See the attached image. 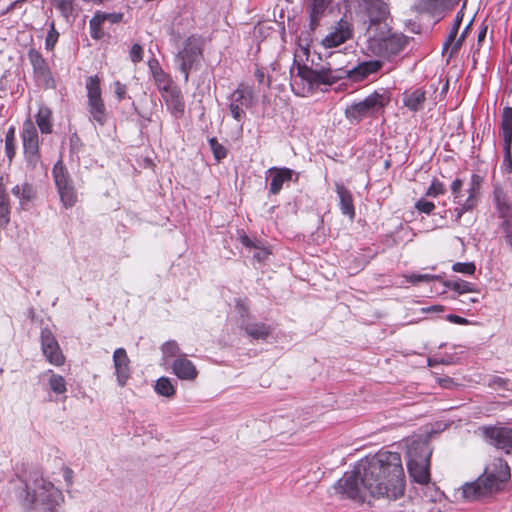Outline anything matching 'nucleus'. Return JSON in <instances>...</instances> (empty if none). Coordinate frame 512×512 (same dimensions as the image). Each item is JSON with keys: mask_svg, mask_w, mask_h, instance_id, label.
Here are the masks:
<instances>
[{"mask_svg": "<svg viewBox=\"0 0 512 512\" xmlns=\"http://www.w3.org/2000/svg\"><path fill=\"white\" fill-rule=\"evenodd\" d=\"M342 498L365 501L369 494L396 500L404 494V470L397 452L379 451L360 460L334 486Z\"/></svg>", "mask_w": 512, "mask_h": 512, "instance_id": "obj_1", "label": "nucleus"}, {"mask_svg": "<svg viewBox=\"0 0 512 512\" xmlns=\"http://www.w3.org/2000/svg\"><path fill=\"white\" fill-rule=\"evenodd\" d=\"M20 479L23 487L18 492V499L26 511L56 512L64 501L62 492L39 471L32 470Z\"/></svg>", "mask_w": 512, "mask_h": 512, "instance_id": "obj_2", "label": "nucleus"}, {"mask_svg": "<svg viewBox=\"0 0 512 512\" xmlns=\"http://www.w3.org/2000/svg\"><path fill=\"white\" fill-rule=\"evenodd\" d=\"M510 476L507 462L502 458H495L482 475L475 481L463 484L457 493L463 500L476 501L501 490Z\"/></svg>", "mask_w": 512, "mask_h": 512, "instance_id": "obj_3", "label": "nucleus"}, {"mask_svg": "<svg viewBox=\"0 0 512 512\" xmlns=\"http://www.w3.org/2000/svg\"><path fill=\"white\" fill-rule=\"evenodd\" d=\"M382 64L380 61L372 60L359 63L351 70L332 69L330 67L321 69H312L305 65H298V76L306 81L310 87H318L321 84L332 85L337 81L350 77L354 81H362L372 73H376Z\"/></svg>", "mask_w": 512, "mask_h": 512, "instance_id": "obj_4", "label": "nucleus"}, {"mask_svg": "<svg viewBox=\"0 0 512 512\" xmlns=\"http://www.w3.org/2000/svg\"><path fill=\"white\" fill-rule=\"evenodd\" d=\"M407 468L410 477L420 485L430 481V457L432 450L426 442L413 443L408 449Z\"/></svg>", "mask_w": 512, "mask_h": 512, "instance_id": "obj_5", "label": "nucleus"}, {"mask_svg": "<svg viewBox=\"0 0 512 512\" xmlns=\"http://www.w3.org/2000/svg\"><path fill=\"white\" fill-rule=\"evenodd\" d=\"M389 102L390 96L387 91H375L365 99L347 106L345 115L350 121L358 123L365 117H372L382 112Z\"/></svg>", "mask_w": 512, "mask_h": 512, "instance_id": "obj_6", "label": "nucleus"}, {"mask_svg": "<svg viewBox=\"0 0 512 512\" xmlns=\"http://www.w3.org/2000/svg\"><path fill=\"white\" fill-rule=\"evenodd\" d=\"M85 88L89 120L104 126L109 119V112L102 97L100 78L97 75L87 77Z\"/></svg>", "mask_w": 512, "mask_h": 512, "instance_id": "obj_7", "label": "nucleus"}, {"mask_svg": "<svg viewBox=\"0 0 512 512\" xmlns=\"http://www.w3.org/2000/svg\"><path fill=\"white\" fill-rule=\"evenodd\" d=\"M203 57V43L202 40L192 35L188 37L184 46L175 56V63L178 69L184 75V81L187 83L189 74L192 69L197 68Z\"/></svg>", "mask_w": 512, "mask_h": 512, "instance_id": "obj_8", "label": "nucleus"}, {"mask_svg": "<svg viewBox=\"0 0 512 512\" xmlns=\"http://www.w3.org/2000/svg\"><path fill=\"white\" fill-rule=\"evenodd\" d=\"M228 109L236 121L240 122L246 117L245 110L256 104V96L253 87L240 83L237 88L228 96Z\"/></svg>", "mask_w": 512, "mask_h": 512, "instance_id": "obj_9", "label": "nucleus"}, {"mask_svg": "<svg viewBox=\"0 0 512 512\" xmlns=\"http://www.w3.org/2000/svg\"><path fill=\"white\" fill-rule=\"evenodd\" d=\"M52 175L61 203L67 209L73 207L77 202V192L70 174L61 160L54 165Z\"/></svg>", "mask_w": 512, "mask_h": 512, "instance_id": "obj_10", "label": "nucleus"}, {"mask_svg": "<svg viewBox=\"0 0 512 512\" xmlns=\"http://www.w3.org/2000/svg\"><path fill=\"white\" fill-rule=\"evenodd\" d=\"M420 490H416L414 495L404 500L400 512H435L437 510L436 499L440 496L439 492L430 487H421Z\"/></svg>", "mask_w": 512, "mask_h": 512, "instance_id": "obj_11", "label": "nucleus"}, {"mask_svg": "<svg viewBox=\"0 0 512 512\" xmlns=\"http://www.w3.org/2000/svg\"><path fill=\"white\" fill-rule=\"evenodd\" d=\"M407 43L408 38L403 34L389 33L379 37L375 36L372 45L379 56L390 58L403 51Z\"/></svg>", "mask_w": 512, "mask_h": 512, "instance_id": "obj_12", "label": "nucleus"}, {"mask_svg": "<svg viewBox=\"0 0 512 512\" xmlns=\"http://www.w3.org/2000/svg\"><path fill=\"white\" fill-rule=\"evenodd\" d=\"M25 159L29 166L35 168L40 160L38 132L32 121L23 124L21 133Z\"/></svg>", "mask_w": 512, "mask_h": 512, "instance_id": "obj_13", "label": "nucleus"}, {"mask_svg": "<svg viewBox=\"0 0 512 512\" xmlns=\"http://www.w3.org/2000/svg\"><path fill=\"white\" fill-rule=\"evenodd\" d=\"M358 12L363 15L368 22V28L381 24L386 21L389 15V9L382 0H356Z\"/></svg>", "mask_w": 512, "mask_h": 512, "instance_id": "obj_14", "label": "nucleus"}, {"mask_svg": "<svg viewBox=\"0 0 512 512\" xmlns=\"http://www.w3.org/2000/svg\"><path fill=\"white\" fill-rule=\"evenodd\" d=\"M28 59L33 67V74L36 81L45 88L53 87L54 79L50 67L42 54L36 49L31 48L28 51Z\"/></svg>", "mask_w": 512, "mask_h": 512, "instance_id": "obj_15", "label": "nucleus"}, {"mask_svg": "<svg viewBox=\"0 0 512 512\" xmlns=\"http://www.w3.org/2000/svg\"><path fill=\"white\" fill-rule=\"evenodd\" d=\"M482 434L484 439L498 449L509 453L512 450V428L490 426L483 427Z\"/></svg>", "mask_w": 512, "mask_h": 512, "instance_id": "obj_16", "label": "nucleus"}, {"mask_svg": "<svg viewBox=\"0 0 512 512\" xmlns=\"http://www.w3.org/2000/svg\"><path fill=\"white\" fill-rule=\"evenodd\" d=\"M41 349L47 361L55 366H61L65 357L60 349L58 341L50 329L44 328L41 331Z\"/></svg>", "mask_w": 512, "mask_h": 512, "instance_id": "obj_17", "label": "nucleus"}, {"mask_svg": "<svg viewBox=\"0 0 512 512\" xmlns=\"http://www.w3.org/2000/svg\"><path fill=\"white\" fill-rule=\"evenodd\" d=\"M161 96L171 115L176 119L182 118L185 113V101L180 88L178 86L170 88Z\"/></svg>", "mask_w": 512, "mask_h": 512, "instance_id": "obj_18", "label": "nucleus"}, {"mask_svg": "<svg viewBox=\"0 0 512 512\" xmlns=\"http://www.w3.org/2000/svg\"><path fill=\"white\" fill-rule=\"evenodd\" d=\"M352 35H353V33H352L351 25L347 21L341 19L338 22L335 30L333 32L329 33L322 40V44L326 48H334V47H337V46L343 44L350 38H352Z\"/></svg>", "mask_w": 512, "mask_h": 512, "instance_id": "obj_19", "label": "nucleus"}, {"mask_svg": "<svg viewBox=\"0 0 512 512\" xmlns=\"http://www.w3.org/2000/svg\"><path fill=\"white\" fill-rule=\"evenodd\" d=\"M500 134L503 139L504 159L511 165L512 107H505L502 111Z\"/></svg>", "mask_w": 512, "mask_h": 512, "instance_id": "obj_20", "label": "nucleus"}, {"mask_svg": "<svg viewBox=\"0 0 512 512\" xmlns=\"http://www.w3.org/2000/svg\"><path fill=\"white\" fill-rule=\"evenodd\" d=\"M113 363L118 384L123 387L130 377V360L124 348H118L113 353Z\"/></svg>", "mask_w": 512, "mask_h": 512, "instance_id": "obj_21", "label": "nucleus"}, {"mask_svg": "<svg viewBox=\"0 0 512 512\" xmlns=\"http://www.w3.org/2000/svg\"><path fill=\"white\" fill-rule=\"evenodd\" d=\"M173 373L180 379L185 381H194L198 376L196 366L192 361L187 359L186 355H179L171 365Z\"/></svg>", "mask_w": 512, "mask_h": 512, "instance_id": "obj_22", "label": "nucleus"}, {"mask_svg": "<svg viewBox=\"0 0 512 512\" xmlns=\"http://www.w3.org/2000/svg\"><path fill=\"white\" fill-rule=\"evenodd\" d=\"M266 173V179H270L271 181L269 192L273 195H276L281 191L285 182L291 181L294 172L293 170L285 167H272Z\"/></svg>", "mask_w": 512, "mask_h": 512, "instance_id": "obj_23", "label": "nucleus"}, {"mask_svg": "<svg viewBox=\"0 0 512 512\" xmlns=\"http://www.w3.org/2000/svg\"><path fill=\"white\" fill-rule=\"evenodd\" d=\"M240 327L249 337L256 340H265L271 333V327L269 325L249 319L242 320Z\"/></svg>", "mask_w": 512, "mask_h": 512, "instance_id": "obj_24", "label": "nucleus"}, {"mask_svg": "<svg viewBox=\"0 0 512 512\" xmlns=\"http://www.w3.org/2000/svg\"><path fill=\"white\" fill-rule=\"evenodd\" d=\"M330 0H307V8L310 14V27L316 29L319 21L325 15Z\"/></svg>", "mask_w": 512, "mask_h": 512, "instance_id": "obj_25", "label": "nucleus"}, {"mask_svg": "<svg viewBox=\"0 0 512 512\" xmlns=\"http://www.w3.org/2000/svg\"><path fill=\"white\" fill-rule=\"evenodd\" d=\"M336 192L339 197L341 212L350 219H353L355 217V208L351 192L343 184L339 183L336 184Z\"/></svg>", "mask_w": 512, "mask_h": 512, "instance_id": "obj_26", "label": "nucleus"}, {"mask_svg": "<svg viewBox=\"0 0 512 512\" xmlns=\"http://www.w3.org/2000/svg\"><path fill=\"white\" fill-rule=\"evenodd\" d=\"M426 101V93L421 89H416L412 92H406L403 94V104L409 110L417 112L421 110Z\"/></svg>", "mask_w": 512, "mask_h": 512, "instance_id": "obj_27", "label": "nucleus"}, {"mask_svg": "<svg viewBox=\"0 0 512 512\" xmlns=\"http://www.w3.org/2000/svg\"><path fill=\"white\" fill-rule=\"evenodd\" d=\"M12 194L20 200V204L24 205L36 197V190L29 182H24L14 186L11 190Z\"/></svg>", "mask_w": 512, "mask_h": 512, "instance_id": "obj_28", "label": "nucleus"}, {"mask_svg": "<svg viewBox=\"0 0 512 512\" xmlns=\"http://www.w3.org/2000/svg\"><path fill=\"white\" fill-rule=\"evenodd\" d=\"M35 118L36 123L43 134H49L52 132V112L48 107H40Z\"/></svg>", "mask_w": 512, "mask_h": 512, "instance_id": "obj_29", "label": "nucleus"}, {"mask_svg": "<svg viewBox=\"0 0 512 512\" xmlns=\"http://www.w3.org/2000/svg\"><path fill=\"white\" fill-rule=\"evenodd\" d=\"M153 79L161 94L168 91L170 88L177 86L170 75L167 74L163 69H157L154 72Z\"/></svg>", "mask_w": 512, "mask_h": 512, "instance_id": "obj_30", "label": "nucleus"}, {"mask_svg": "<svg viewBox=\"0 0 512 512\" xmlns=\"http://www.w3.org/2000/svg\"><path fill=\"white\" fill-rule=\"evenodd\" d=\"M155 391L164 397L171 398L175 395V388L167 377H161L156 381Z\"/></svg>", "mask_w": 512, "mask_h": 512, "instance_id": "obj_31", "label": "nucleus"}, {"mask_svg": "<svg viewBox=\"0 0 512 512\" xmlns=\"http://www.w3.org/2000/svg\"><path fill=\"white\" fill-rule=\"evenodd\" d=\"M5 153L11 162L16 154V135L15 127L11 126L5 135Z\"/></svg>", "mask_w": 512, "mask_h": 512, "instance_id": "obj_32", "label": "nucleus"}, {"mask_svg": "<svg viewBox=\"0 0 512 512\" xmlns=\"http://www.w3.org/2000/svg\"><path fill=\"white\" fill-rule=\"evenodd\" d=\"M50 374L49 387L56 394H63L66 392V382L63 376L55 374L52 370H48Z\"/></svg>", "mask_w": 512, "mask_h": 512, "instance_id": "obj_33", "label": "nucleus"}, {"mask_svg": "<svg viewBox=\"0 0 512 512\" xmlns=\"http://www.w3.org/2000/svg\"><path fill=\"white\" fill-rule=\"evenodd\" d=\"M482 183V177L473 174L470 179V187L468 189V197L465 200H472V203L476 206L477 204V195L479 194V190Z\"/></svg>", "mask_w": 512, "mask_h": 512, "instance_id": "obj_34", "label": "nucleus"}, {"mask_svg": "<svg viewBox=\"0 0 512 512\" xmlns=\"http://www.w3.org/2000/svg\"><path fill=\"white\" fill-rule=\"evenodd\" d=\"M446 286L458 292L459 294L470 293L475 291V286L472 283L461 279L455 281H448L446 283Z\"/></svg>", "mask_w": 512, "mask_h": 512, "instance_id": "obj_35", "label": "nucleus"}, {"mask_svg": "<svg viewBox=\"0 0 512 512\" xmlns=\"http://www.w3.org/2000/svg\"><path fill=\"white\" fill-rule=\"evenodd\" d=\"M161 351L163 353V360L167 362L168 358L171 357H178L180 354V348L176 341L170 340L165 342L162 347Z\"/></svg>", "mask_w": 512, "mask_h": 512, "instance_id": "obj_36", "label": "nucleus"}, {"mask_svg": "<svg viewBox=\"0 0 512 512\" xmlns=\"http://www.w3.org/2000/svg\"><path fill=\"white\" fill-rule=\"evenodd\" d=\"M99 15L94 14L92 19L90 20L89 26H90V35L93 39H101L104 35V32L101 28V25L103 22L99 19Z\"/></svg>", "mask_w": 512, "mask_h": 512, "instance_id": "obj_37", "label": "nucleus"}, {"mask_svg": "<svg viewBox=\"0 0 512 512\" xmlns=\"http://www.w3.org/2000/svg\"><path fill=\"white\" fill-rule=\"evenodd\" d=\"M209 145L217 161H221L226 157V148L222 144H220L216 138L209 139Z\"/></svg>", "mask_w": 512, "mask_h": 512, "instance_id": "obj_38", "label": "nucleus"}, {"mask_svg": "<svg viewBox=\"0 0 512 512\" xmlns=\"http://www.w3.org/2000/svg\"><path fill=\"white\" fill-rule=\"evenodd\" d=\"M445 192L446 188L444 184L435 178L427 189L425 195L427 197H437L439 195H443Z\"/></svg>", "mask_w": 512, "mask_h": 512, "instance_id": "obj_39", "label": "nucleus"}, {"mask_svg": "<svg viewBox=\"0 0 512 512\" xmlns=\"http://www.w3.org/2000/svg\"><path fill=\"white\" fill-rule=\"evenodd\" d=\"M52 2L64 17H69L73 11V0H52Z\"/></svg>", "mask_w": 512, "mask_h": 512, "instance_id": "obj_40", "label": "nucleus"}, {"mask_svg": "<svg viewBox=\"0 0 512 512\" xmlns=\"http://www.w3.org/2000/svg\"><path fill=\"white\" fill-rule=\"evenodd\" d=\"M59 37V33L55 28L54 23L52 22L50 24V29L48 31V34L45 39V47L48 51H52L55 47V44L57 43Z\"/></svg>", "mask_w": 512, "mask_h": 512, "instance_id": "obj_41", "label": "nucleus"}, {"mask_svg": "<svg viewBox=\"0 0 512 512\" xmlns=\"http://www.w3.org/2000/svg\"><path fill=\"white\" fill-rule=\"evenodd\" d=\"M458 207H456L454 209V214H455V221L456 222H459L462 215L467 212V211H470L472 210L475 205L472 203V200H464V202H461V204H457Z\"/></svg>", "mask_w": 512, "mask_h": 512, "instance_id": "obj_42", "label": "nucleus"}, {"mask_svg": "<svg viewBox=\"0 0 512 512\" xmlns=\"http://www.w3.org/2000/svg\"><path fill=\"white\" fill-rule=\"evenodd\" d=\"M485 383L492 389H503L507 385V380L496 375H491L485 379Z\"/></svg>", "mask_w": 512, "mask_h": 512, "instance_id": "obj_43", "label": "nucleus"}, {"mask_svg": "<svg viewBox=\"0 0 512 512\" xmlns=\"http://www.w3.org/2000/svg\"><path fill=\"white\" fill-rule=\"evenodd\" d=\"M497 210L498 215L501 219H503L502 222H511V207L506 202H501L500 200L497 201Z\"/></svg>", "mask_w": 512, "mask_h": 512, "instance_id": "obj_44", "label": "nucleus"}, {"mask_svg": "<svg viewBox=\"0 0 512 512\" xmlns=\"http://www.w3.org/2000/svg\"><path fill=\"white\" fill-rule=\"evenodd\" d=\"M470 23L464 28V30L462 31V33L460 34V36L458 37V39H456V42H454L453 46H452V49L449 51V54H448V58H452L458 51L459 49L461 48L462 44H463V41L465 40L466 38V35L468 33V30L470 28Z\"/></svg>", "mask_w": 512, "mask_h": 512, "instance_id": "obj_45", "label": "nucleus"}, {"mask_svg": "<svg viewBox=\"0 0 512 512\" xmlns=\"http://www.w3.org/2000/svg\"><path fill=\"white\" fill-rule=\"evenodd\" d=\"M462 186H463V182L460 179H455L452 182L451 191L454 196V202L456 204H461V202H464V200L462 199L463 195L461 193Z\"/></svg>", "mask_w": 512, "mask_h": 512, "instance_id": "obj_46", "label": "nucleus"}, {"mask_svg": "<svg viewBox=\"0 0 512 512\" xmlns=\"http://www.w3.org/2000/svg\"><path fill=\"white\" fill-rule=\"evenodd\" d=\"M95 14L100 16L99 19L103 23L108 21L112 24L120 22L123 17V15L121 13H108V12L97 11Z\"/></svg>", "mask_w": 512, "mask_h": 512, "instance_id": "obj_47", "label": "nucleus"}, {"mask_svg": "<svg viewBox=\"0 0 512 512\" xmlns=\"http://www.w3.org/2000/svg\"><path fill=\"white\" fill-rule=\"evenodd\" d=\"M475 265L474 263L472 262H468V263H455L453 265V270L455 272H459V273H464V274H468V275H471L475 272Z\"/></svg>", "mask_w": 512, "mask_h": 512, "instance_id": "obj_48", "label": "nucleus"}, {"mask_svg": "<svg viewBox=\"0 0 512 512\" xmlns=\"http://www.w3.org/2000/svg\"><path fill=\"white\" fill-rule=\"evenodd\" d=\"M415 208L421 213L430 214L435 209V205L433 202L420 199L415 203Z\"/></svg>", "mask_w": 512, "mask_h": 512, "instance_id": "obj_49", "label": "nucleus"}, {"mask_svg": "<svg viewBox=\"0 0 512 512\" xmlns=\"http://www.w3.org/2000/svg\"><path fill=\"white\" fill-rule=\"evenodd\" d=\"M407 279L410 283L417 284L419 282H430L435 279V276L429 274H411Z\"/></svg>", "mask_w": 512, "mask_h": 512, "instance_id": "obj_50", "label": "nucleus"}, {"mask_svg": "<svg viewBox=\"0 0 512 512\" xmlns=\"http://www.w3.org/2000/svg\"><path fill=\"white\" fill-rule=\"evenodd\" d=\"M130 58L132 62L138 63L143 58V48L139 44H134L130 50Z\"/></svg>", "mask_w": 512, "mask_h": 512, "instance_id": "obj_51", "label": "nucleus"}, {"mask_svg": "<svg viewBox=\"0 0 512 512\" xmlns=\"http://www.w3.org/2000/svg\"><path fill=\"white\" fill-rule=\"evenodd\" d=\"M500 227L503 230L506 243L512 246V222H502Z\"/></svg>", "mask_w": 512, "mask_h": 512, "instance_id": "obj_52", "label": "nucleus"}, {"mask_svg": "<svg viewBox=\"0 0 512 512\" xmlns=\"http://www.w3.org/2000/svg\"><path fill=\"white\" fill-rule=\"evenodd\" d=\"M10 221V206L0 205V228L6 227Z\"/></svg>", "mask_w": 512, "mask_h": 512, "instance_id": "obj_53", "label": "nucleus"}, {"mask_svg": "<svg viewBox=\"0 0 512 512\" xmlns=\"http://www.w3.org/2000/svg\"><path fill=\"white\" fill-rule=\"evenodd\" d=\"M114 92L119 101L123 100L125 98V95L127 93V87L125 84H122L119 81H116L114 83Z\"/></svg>", "mask_w": 512, "mask_h": 512, "instance_id": "obj_54", "label": "nucleus"}, {"mask_svg": "<svg viewBox=\"0 0 512 512\" xmlns=\"http://www.w3.org/2000/svg\"><path fill=\"white\" fill-rule=\"evenodd\" d=\"M447 0H419L420 4L427 9H433L443 5Z\"/></svg>", "mask_w": 512, "mask_h": 512, "instance_id": "obj_55", "label": "nucleus"}, {"mask_svg": "<svg viewBox=\"0 0 512 512\" xmlns=\"http://www.w3.org/2000/svg\"><path fill=\"white\" fill-rule=\"evenodd\" d=\"M456 36L457 34H453V32L450 31L447 39L445 40L444 44H443V54L447 53L448 50L452 49V46L454 44V42H456Z\"/></svg>", "mask_w": 512, "mask_h": 512, "instance_id": "obj_56", "label": "nucleus"}, {"mask_svg": "<svg viewBox=\"0 0 512 512\" xmlns=\"http://www.w3.org/2000/svg\"><path fill=\"white\" fill-rule=\"evenodd\" d=\"M456 36L457 34H453V32L450 31L447 39L445 40L444 44H443V54L447 53L448 50L452 49V46L454 44V42H456Z\"/></svg>", "mask_w": 512, "mask_h": 512, "instance_id": "obj_57", "label": "nucleus"}, {"mask_svg": "<svg viewBox=\"0 0 512 512\" xmlns=\"http://www.w3.org/2000/svg\"><path fill=\"white\" fill-rule=\"evenodd\" d=\"M63 477H64L67 487H71L73 485V477H74L73 470L69 467H64L63 468Z\"/></svg>", "mask_w": 512, "mask_h": 512, "instance_id": "obj_58", "label": "nucleus"}, {"mask_svg": "<svg viewBox=\"0 0 512 512\" xmlns=\"http://www.w3.org/2000/svg\"><path fill=\"white\" fill-rule=\"evenodd\" d=\"M447 319L452 322V323H455V324H467L468 323V320L463 318V317H460L458 315H454V314H450L447 316Z\"/></svg>", "mask_w": 512, "mask_h": 512, "instance_id": "obj_59", "label": "nucleus"}, {"mask_svg": "<svg viewBox=\"0 0 512 512\" xmlns=\"http://www.w3.org/2000/svg\"><path fill=\"white\" fill-rule=\"evenodd\" d=\"M438 382H439L440 386L443 388H451L454 385L453 380L449 377L439 378Z\"/></svg>", "mask_w": 512, "mask_h": 512, "instance_id": "obj_60", "label": "nucleus"}, {"mask_svg": "<svg viewBox=\"0 0 512 512\" xmlns=\"http://www.w3.org/2000/svg\"><path fill=\"white\" fill-rule=\"evenodd\" d=\"M461 22H462V16H460L459 14L456 16L455 20H454V23H453V26L451 28V32H453V34H458V31H459V28H460V25H461Z\"/></svg>", "mask_w": 512, "mask_h": 512, "instance_id": "obj_61", "label": "nucleus"}, {"mask_svg": "<svg viewBox=\"0 0 512 512\" xmlns=\"http://www.w3.org/2000/svg\"><path fill=\"white\" fill-rule=\"evenodd\" d=\"M240 242L246 247L256 248V245H254L253 241L247 235H242L240 237Z\"/></svg>", "mask_w": 512, "mask_h": 512, "instance_id": "obj_62", "label": "nucleus"}, {"mask_svg": "<svg viewBox=\"0 0 512 512\" xmlns=\"http://www.w3.org/2000/svg\"><path fill=\"white\" fill-rule=\"evenodd\" d=\"M255 77L257 79V81L262 84L265 82V73L262 69H259L257 68L256 71H255Z\"/></svg>", "mask_w": 512, "mask_h": 512, "instance_id": "obj_63", "label": "nucleus"}, {"mask_svg": "<svg viewBox=\"0 0 512 512\" xmlns=\"http://www.w3.org/2000/svg\"><path fill=\"white\" fill-rule=\"evenodd\" d=\"M149 65V68L152 72V75H154V72L157 70V69H162L160 66H159V63L156 59H152L149 61L148 63Z\"/></svg>", "mask_w": 512, "mask_h": 512, "instance_id": "obj_64", "label": "nucleus"}]
</instances>
